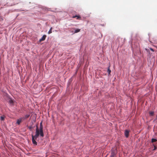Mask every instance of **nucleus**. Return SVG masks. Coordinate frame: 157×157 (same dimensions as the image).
Returning <instances> with one entry per match:
<instances>
[{"mask_svg":"<svg viewBox=\"0 0 157 157\" xmlns=\"http://www.w3.org/2000/svg\"><path fill=\"white\" fill-rule=\"evenodd\" d=\"M34 127L32 126H29L28 127V128H29V129L30 130V131H32V130L33 128Z\"/></svg>","mask_w":157,"mask_h":157,"instance_id":"11","label":"nucleus"},{"mask_svg":"<svg viewBox=\"0 0 157 157\" xmlns=\"http://www.w3.org/2000/svg\"><path fill=\"white\" fill-rule=\"evenodd\" d=\"M22 118H20L17 119L16 122V123L18 125L20 124L22 121Z\"/></svg>","mask_w":157,"mask_h":157,"instance_id":"5","label":"nucleus"},{"mask_svg":"<svg viewBox=\"0 0 157 157\" xmlns=\"http://www.w3.org/2000/svg\"><path fill=\"white\" fill-rule=\"evenodd\" d=\"M157 141V140L155 139L152 138L151 139V142L152 143L156 142Z\"/></svg>","mask_w":157,"mask_h":157,"instance_id":"12","label":"nucleus"},{"mask_svg":"<svg viewBox=\"0 0 157 157\" xmlns=\"http://www.w3.org/2000/svg\"><path fill=\"white\" fill-rule=\"evenodd\" d=\"M40 135V136L42 137H43L44 136V134L43 131V127L42 125V122L40 124V128H38L37 125L36 126L35 135H32V142L34 145H37V143L36 141V140L37 138Z\"/></svg>","mask_w":157,"mask_h":157,"instance_id":"1","label":"nucleus"},{"mask_svg":"<svg viewBox=\"0 0 157 157\" xmlns=\"http://www.w3.org/2000/svg\"><path fill=\"white\" fill-rule=\"evenodd\" d=\"M154 112L153 111H151L149 112V114L151 116H152L154 115Z\"/></svg>","mask_w":157,"mask_h":157,"instance_id":"13","label":"nucleus"},{"mask_svg":"<svg viewBox=\"0 0 157 157\" xmlns=\"http://www.w3.org/2000/svg\"><path fill=\"white\" fill-rule=\"evenodd\" d=\"M156 147L155 146H154V150H155V149H156Z\"/></svg>","mask_w":157,"mask_h":157,"instance_id":"18","label":"nucleus"},{"mask_svg":"<svg viewBox=\"0 0 157 157\" xmlns=\"http://www.w3.org/2000/svg\"><path fill=\"white\" fill-rule=\"evenodd\" d=\"M150 50H151V51H153V52H154V50H153V49H152V48H150Z\"/></svg>","mask_w":157,"mask_h":157,"instance_id":"17","label":"nucleus"},{"mask_svg":"<svg viewBox=\"0 0 157 157\" xmlns=\"http://www.w3.org/2000/svg\"><path fill=\"white\" fill-rule=\"evenodd\" d=\"M10 103H13V101L12 100H11L10 101Z\"/></svg>","mask_w":157,"mask_h":157,"instance_id":"16","label":"nucleus"},{"mask_svg":"<svg viewBox=\"0 0 157 157\" xmlns=\"http://www.w3.org/2000/svg\"><path fill=\"white\" fill-rule=\"evenodd\" d=\"M117 40L119 44H123L125 41L124 39L120 37H118Z\"/></svg>","mask_w":157,"mask_h":157,"instance_id":"3","label":"nucleus"},{"mask_svg":"<svg viewBox=\"0 0 157 157\" xmlns=\"http://www.w3.org/2000/svg\"><path fill=\"white\" fill-rule=\"evenodd\" d=\"M129 132L128 130H125L124 132V135L126 137L128 136Z\"/></svg>","mask_w":157,"mask_h":157,"instance_id":"4","label":"nucleus"},{"mask_svg":"<svg viewBox=\"0 0 157 157\" xmlns=\"http://www.w3.org/2000/svg\"><path fill=\"white\" fill-rule=\"evenodd\" d=\"M29 115H26L25 116V118L27 119L29 117Z\"/></svg>","mask_w":157,"mask_h":157,"instance_id":"15","label":"nucleus"},{"mask_svg":"<svg viewBox=\"0 0 157 157\" xmlns=\"http://www.w3.org/2000/svg\"><path fill=\"white\" fill-rule=\"evenodd\" d=\"M7 4L9 6H12L20 3L21 2L20 0H7Z\"/></svg>","mask_w":157,"mask_h":157,"instance_id":"2","label":"nucleus"},{"mask_svg":"<svg viewBox=\"0 0 157 157\" xmlns=\"http://www.w3.org/2000/svg\"><path fill=\"white\" fill-rule=\"evenodd\" d=\"M46 37V35H44L42 36V37L40 40V41H41L44 40H45Z\"/></svg>","mask_w":157,"mask_h":157,"instance_id":"7","label":"nucleus"},{"mask_svg":"<svg viewBox=\"0 0 157 157\" xmlns=\"http://www.w3.org/2000/svg\"><path fill=\"white\" fill-rule=\"evenodd\" d=\"M107 72H108L109 74V75H110V73L111 72V71L110 69V66H109L108 67L107 70Z\"/></svg>","mask_w":157,"mask_h":157,"instance_id":"8","label":"nucleus"},{"mask_svg":"<svg viewBox=\"0 0 157 157\" xmlns=\"http://www.w3.org/2000/svg\"><path fill=\"white\" fill-rule=\"evenodd\" d=\"M73 18H75V17H77L76 19L78 20H81V17L79 15H75L74 16L72 17Z\"/></svg>","mask_w":157,"mask_h":157,"instance_id":"6","label":"nucleus"},{"mask_svg":"<svg viewBox=\"0 0 157 157\" xmlns=\"http://www.w3.org/2000/svg\"><path fill=\"white\" fill-rule=\"evenodd\" d=\"M80 31V29H76L75 30L74 33H78V32H79Z\"/></svg>","mask_w":157,"mask_h":157,"instance_id":"9","label":"nucleus"},{"mask_svg":"<svg viewBox=\"0 0 157 157\" xmlns=\"http://www.w3.org/2000/svg\"><path fill=\"white\" fill-rule=\"evenodd\" d=\"M52 27H51L49 30V31L48 32V34H50L51 33H52Z\"/></svg>","mask_w":157,"mask_h":157,"instance_id":"10","label":"nucleus"},{"mask_svg":"<svg viewBox=\"0 0 157 157\" xmlns=\"http://www.w3.org/2000/svg\"><path fill=\"white\" fill-rule=\"evenodd\" d=\"M0 119L1 121H4L5 119V117L4 116H1L0 117Z\"/></svg>","mask_w":157,"mask_h":157,"instance_id":"14","label":"nucleus"}]
</instances>
